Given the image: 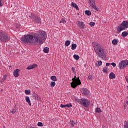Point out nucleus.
<instances>
[{"label":"nucleus","instance_id":"1","mask_svg":"<svg viewBox=\"0 0 128 128\" xmlns=\"http://www.w3.org/2000/svg\"><path fill=\"white\" fill-rule=\"evenodd\" d=\"M46 38V33L44 30H39L34 35L28 34L22 36L21 38L22 42L27 44H32L34 46L38 44H43L42 40Z\"/></svg>","mask_w":128,"mask_h":128},{"label":"nucleus","instance_id":"2","mask_svg":"<svg viewBox=\"0 0 128 128\" xmlns=\"http://www.w3.org/2000/svg\"><path fill=\"white\" fill-rule=\"evenodd\" d=\"M92 44L96 54L99 56V58H102V60H106V54H104V48H102L100 46L98 45V44L96 42H93Z\"/></svg>","mask_w":128,"mask_h":128},{"label":"nucleus","instance_id":"3","mask_svg":"<svg viewBox=\"0 0 128 128\" xmlns=\"http://www.w3.org/2000/svg\"><path fill=\"white\" fill-rule=\"evenodd\" d=\"M92 44L96 54L99 56V58H102V60H106V54H104V48H102L100 46L98 45V44L96 42H93Z\"/></svg>","mask_w":128,"mask_h":128},{"label":"nucleus","instance_id":"4","mask_svg":"<svg viewBox=\"0 0 128 128\" xmlns=\"http://www.w3.org/2000/svg\"><path fill=\"white\" fill-rule=\"evenodd\" d=\"M10 40V37L6 32L0 30V42H7Z\"/></svg>","mask_w":128,"mask_h":128},{"label":"nucleus","instance_id":"5","mask_svg":"<svg viewBox=\"0 0 128 128\" xmlns=\"http://www.w3.org/2000/svg\"><path fill=\"white\" fill-rule=\"evenodd\" d=\"M128 28V21H123L120 26H118L117 32L120 34L122 30H124Z\"/></svg>","mask_w":128,"mask_h":128},{"label":"nucleus","instance_id":"6","mask_svg":"<svg viewBox=\"0 0 128 128\" xmlns=\"http://www.w3.org/2000/svg\"><path fill=\"white\" fill-rule=\"evenodd\" d=\"M70 84L72 88H76L78 86H80V84H82V82H80V77L76 78L74 82L70 83Z\"/></svg>","mask_w":128,"mask_h":128},{"label":"nucleus","instance_id":"7","mask_svg":"<svg viewBox=\"0 0 128 128\" xmlns=\"http://www.w3.org/2000/svg\"><path fill=\"white\" fill-rule=\"evenodd\" d=\"M30 18H31L32 20L34 22H36L37 24H40L42 22V20L40 18H38V16L36 15H32L29 16Z\"/></svg>","mask_w":128,"mask_h":128},{"label":"nucleus","instance_id":"8","mask_svg":"<svg viewBox=\"0 0 128 128\" xmlns=\"http://www.w3.org/2000/svg\"><path fill=\"white\" fill-rule=\"evenodd\" d=\"M89 4L90 6H92V8H94V10H97V12H98L100 8L96 6V2H94V0H89Z\"/></svg>","mask_w":128,"mask_h":128},{"label":"nucleus","instance_id":"9","mask_svg":"<svg viewBox=\"0 0 128 128\" xmlns=\"http://www.w3.org/2000/svg\"><path fill=\"white\" fill-rule=\"evenodd\" d=\"M90 102L89 100H88L83 98H82V102L81 104V106H82L88 107V105L90 104Z\"/></svg>","mask_w":128,"mask_h":128},{"label":"nucleus","instance_id":"10","mask_svg":"<svg viewBox=\"0 0 128 128\" xmlns=\"http://www.w3.org/2000/svg\"><path fill=\"white\" fill-rule=\"evenodd\" d=\"M126 66V60L121 61L118 64V68L120 70H124Z\"/></svg>","mask_w":128,"mask_h":128},{"label":"nucleus","instance_id":"11","mask_svg":"<svg viewBox=\"0 0 128 128\" xmlns=\"http://www.w3.org/2000/svg\"><path fill=\"white\" fill-rule=\"evenodd\" d=\"M77 24L79 28L82 29L84 28V26H86V25L84 24V22H80V21H78Z\"/></svg>","mask_w":128,"mask_h":128},{"label":"nucleus","instance_id":"12","mask_svg":"<svg viewBox=\"0 0 128 128\" xmlns=\"http://www.w3.org/2000/svg\"><path fill=\"white\" fill-rule=\"evenodd\" d=\"M81 92H82V94H84L85 96H88V88H85L84 90V88H81L80 90Z\"/></svg>","mask_w":128,"mask_h":128},{"label":"nucleus","instance_id":"13","mask_svg":"<svg viewBox=\"0 0 128 128\" xmlns=\"http://www.w3.org/2000/svg\"><path fill=\"white\" fill-rule=\"evenodd\" d=\"M20 70L18 69H16L14 70V76L15 78H18L20 76V74H18V72H20Z\"/></svg>","mask_w":128,"mask_h":128},{"label":"nucleus","instance_id":"14","mask_svg":"<svg viewBox=\"0 0 128 128\" xmlns=\"http://www.w3.org/2000/svg\"><path fill=\"white\" fill-rule=\"evenodd\" d=\"M38 64H34L32 65L29 66L27 67L26 70H32V68H37Z\"/></svg>","mask_w":128,"mask_h":128},{"label":"nucleus","instance_id":"15","mask_svg":"<svg viewBox=\"0 0 128 128\" xmlns=\"http://www.w3.org/2000/svg\"><path fill=\"white\" fill-rule=\"evenodd\" d=\"M60 108H72V104H61L60 106Z\"/></svg>","mask_w":128,"mask_h":128},{"label":"nucleus","instance_id":"16","mask_svg":"<svg viewBox=\"0 0 128 128\" xmlns=\"http://www.w3.org/2000/svg\"><path fill=\"white\" fill-rule=\"evenodd\" d=\"M116 78V74L113 72H111L109 75V78L110 80H114Z\"/></svg>","mask_w":128,"mask_h":128},{"label":"nucleus","instance_id":"17","mask_svg":"<svg viewBox=\"0 0 128 128\" xmlns=\"http://www.w3.org/2000/svg\"><path fill=\"white\" fill-rule=\"evenodd\" d=\"M71 6H73V8H76L77 10H80V8H78V5L74 2H72L71 3Z\"/></svg>","mask_w":128,"mask_h":128},{"label":"nucleus","instance_id":"18","mask_svg":"<svg viewBox=\"0 0 128 128\" xmlns=\"http://www.w3.org/2000/svg\"><path fill=\"white\" fill-rule=\"evenodd\" d=\"M26 100L29 106H32V103H30V97L26 96Z\"/></svg>","mask_w":128,"mask_h":128},{"label":"nucleus","instance_id":"19","mask_svg":"<svg viewBox=\"0 0 128 128\" xmlns=\"http://www.w3.org/2000/svg\"><path fill=\"white\" fill-rule=\"evenodd\" d=\"M35 100H42V99L40 98V97L38 96V94H35L33 96Z\"/></svg>","mask_w":128,"mask_h":128},{"label":"nucleus","instance_id":"20","mask_svg":"<svg viewBox=\"0 0 128 128\" xmlns=\"http://www.w3.org/2000/svg\"><path fill=\"white\" fill-rule=\"evenodd\" d=\"M118 41L116 39H114L112 40V44H114V45L118 44Z\"/></svg>","mask_w":128,"mask_h":128},{"label":"nucleus","instance_id":"21","mask_svg":"<svg viewBox=\"0 0 128 128\" xmlns=\"http://www.w3.org/2000/svg\"><path fill=\"white\" fill-rule=\"evenodd\" d=\"M76 44H72V50H74L76 48Z\"/></svg>","mask_w":128,"mask_h":128},{"label":"nucleus","instance_id":"22","mask_svg":"<svg viewBox=\"0 0 128 128\" xmlns=\"http://www.w3.org/2000/svg\"><path fill=\"white\" fill-rule=\"evenodd\" d=\"M76 102H78V104H82V99H78L76 98L75 99Z\"/></svg>","mask_w":128,"mask_h":128},{"label":"nucleus","instance_id":"23","mask_svg":"<svg viewBox=\"0 0 128 128\" xmlns=\"http://www.w3.org/2000/svg\"><path fill=\"white\" fill-rule=\"evenodd\" d=\"M10 112L14 114H16V107H14L12 110H10Z\"/></svg>","mask_w":128,"mask_h":128},{"label":"nucleus","instance_id":"24","mask_svg":"<svg viewBox=\"0 0 128 128\" xmlns=\"http://www.w3.org/2000/svg\"><path fill=\"white\" fill-rule=\"evenodd\" d=\"M48 50H50V48L48 47H45L44 48V50L43 51L46 52V54H48Z\"/></svg>","mask_w":128,"mask_h":128},{"label":"nucleus","instance_id":"25","mask_svg":"<svg viewBox=\"0 0 128 128\" xmlns=\"http://www.w3.org/2000/svg\"><path fill=\"white\" fill-rule=\"evenodd\" d=\"M50 78H51L52 80H53L54 82H56V80H58L56 79V76H52Z\"/></svg>","mask_w":128,"mask_h":128},{"label":"nucleus","instance_id":"26","mask_svg":"<svg viewBox=\"0 0 128 128\" xmlns=\"http://www.w3.org/2000/svg\"><path fill=\"white\" fill-rule=\"evenodd\" d=\"M85 14H86L87 16H91L92 12H90L88 10H86L85 11Z\"/></svg>","mask_w":128,"mask_h":128},{"label":"nucleus","instance_id":"27","mask_svg":"<svg viewBox=\"0 0 128 128\" xmlns=\"http://www.w3.org/2000/svg\"><path fill=\"white\" fill-rule=\"evenodd\" d=\"M66 21L64 20V18H62L60 21V24H66Z\"/></svg>","mask_w":128,"mask_h":128},{"label":"nucleus","instance_id":"28","mask_svg":"<svg viewBox=\"0 0 128 128\" xmlns=\"http://www.w3.org/2000/svg\"><path fill=\"white\" fill-rule=\"evenodd\" d=\"M128 35V33L126 32H122V36L126 37Z\"/></svg>","mask_w":128,"mask_h":128},{"label":"nucleus","instance_id":"29","mask_svg":"<svg viewBox=\"0 0 128 128\" xmlns=\"http://www.w3.org/2000/svg\"><path fill=\"white\" fill-rule=\"evenodd\" d=\"M74 60H78L80 59V56H78V54H74Z\"/></svg>","mask_w":128,"mask_h":128},{"label":"nucleus","instance_id":"30","mask_svg":"<svg viewBox=\"0 0 128 128\" xmlns=\"http://www.w3.org/2000/svg\"><path fill=\"white\" fill-rule=\"evenodd\" d=\"M98 64H96V66H100L102 64V60H99L98 62Z\"/></svg>","mask_w":128,"mask_h":128},{"label":"nucleus","instance_id":"31","mask_svg":"<svg viewBox=\"0 0 128 128\" xmlns=\"http://www.w3.org/2000/svg\"><path fill=\"white\" fill-rule=\"evenodd\" d=\"M70 40H67L66 42H65V46H70Z\"/></svg>","mask_w":128,"mask_h":128},{"label":"nucleus","instance_id":"32","mask_svg":"<svg viewBox=\"0 0 128 128\" xmlns=\"http://www.w3.org/2000/svg\"><path fill=\"white\" fill-rule=\"evenodd\" d=\"M96 112H98V114H100V112H102V110H100V108H96Z\"/></svg>","mask_w":128,"mask_h":128},{"label":"nucleus","instance_id":"33","mask_svg":"<svg viewBox=\"0 0 128 128\" xmlns=\"http://www.w3.org/2000/svg\"><path fill=\"white\" fill-rule=\"evenodd\" d=\"M50 86L51 88H54V86H56V82H51Z\"/></svg>","mask_w":128,"mask_h":128},{"label":"nucleus","instance_id":"34","mask_svg":"<svg viewBox=\"0 0 128 128\" xmlns=\"http://www.w3.org/2000/svg\"><path fill=\"white\" fill-rule=\"evenodd\" d=\"M124 128H128V122L126 121H125L124 122Z\"/></svg>","mask_w":128,"mask_h":128},{"label":"nucleus","instance_id":"35","mask_svg":"<svg viewBox=\"0 0 128 128\" xmlns=\"http://www.w3.org/2000/svg\"><path fill=\"white\" fill-rule=\"evenodd\" d=\"M24 92L25 94H30V90H25Z\"/></svg>","mask_w":128,"mask_h":128},{"label":"nucleus","instance_id":"36","mask_svg":"<svg viewBox=\"0 0 128 128\" xmlns=\"http://www.w3.org/2000/svg\"><path fill=\"white\" fill-rule=\"evenodd\" d=\"M102 72H108V68H106V67L104 68Z\"/></svg>","mask_w":128,"mask_h":128},{"label":"nucleus","instance_id":"37","mask_svg":"<svg viewBox=\"0 0 128 128\" xmlns=\"http://www.w3.org/2000/svg\"><path fill=\"white\" fill-rule=\"evenodd\" d=\"M38 126H44V124H42V122H38Z\"/></svg>","mask_w":128,"mask_h":128},{"label":"nucleus","instance_id":"38","mask_svg":"<svg viewBox=\"0 0 128 128\" xmlns=\"http://www.w3.org/2000/svg\"><path fill=\"white\" fill-rule=\"evenodd\" d=\"M89 24L90 26H94V24H96L94 22H90Z\"/></svg>","mask_w":128,"mask_h":128},{"label":"nucleus","instance_id":"39","mask_svg":"<svg viewBox=\"0 0 128 128\" xmlns=\"http://www.w3.org/2000/svg\"><path fill=\"white\" fill-rule=\"evenodd\" d=\"M70 124L72 127H73L74 126V124H76V123L74 122L73 120H70Z\"/></svg>","mask_w":128,"mask_h":128},{"label":"nucleus","instance_id":"40","mask_svg":"<svg viewBox=\"0 0 128 128\" xmlns=\"http://www.w3.org/2000/svg\"><path fill=\"white\" fill-rule=\"evenodd\" d=\"M88 80H92V76H88Z\"/></svg>","mask_w":128,"mask_h":128},{"label":"nucleus","instance_id":"41","mask_svg":"<svg viewBox=\"0 0 128 128\" xmlns=\"http://www.w3.org/2000/svg\"><path fill=\"white\" fill-rule=\"evenodd\" d=\"M110 64L112 66H114V67L116 66V64L114 62H112V63Z\"/></svg>","mask_w":128,"mask_h":128},{"label":"nucleus","instance_id":"42","mask_svg":"<svg viewBox=\"0 0 128 128\" xmlns=\"http://www.w3.org/2000/svg\"><path fill=\"white\" fill-rule=\"evenodd\" d=\"M76 79V76H74V77L72 78V82H74Z\"/></svg>","mask_w":128,"mask_h":128},{"label":"nucleus","instance_id":"43","mask_svg":"<svg viewBox=\"0 0 128 128\" xmlns=\"http://www.w3.org/2000/svg\"><path fill=\"white\" fill-rule=\"evenodd\" d=\"M72 70L73 72H76V69L72 67Z\"/></svg>","mask_w":128,"mask_h":128},{"label":"nucleus","instance_id":"44","mask_svg":"<svg viewBox=\"0 0 128 128\" xmlns=\"http://www.w3.org/2000/svg\"><path fill=\"white\" fill-rule=\"evenodd\" d=\"M124 104H125V106H128V101H125L124 102Z\"/></svg>","mask_w":128,"mask_h":128},{"label":"nucleus","instance_id":"45","mask_svg":"<svg viewBox=\"0 0 128 128\" xmlns=\"http://www.w3.org/2000/svg\"><path fill=\"white\" fill-rule=\"evenodd\" d=\"M0 82H1L2 84L4 82V79L2 78V80H0Z\"/></svg>","mask_w":128,"mask_h":128},{"label":"nucleus","instance_id":"46","mask_svg":"<svg viewBox=\"0 0 128 128\" xmlns=\"http://www.w3.org/2000/svg\"><path fill=\"white\" fill-rule=\"evenodd\" d=\"M0 6H2V0H0Z\"/></svg>","mask_w":128,"mask_h":128},{"label":"nucleus","instance_id":"47","mask_svg":"<svg viewBox=\"0 0 128 128\" xmlns=\"http://www.w3.org/2000/svg\"><path fill=\"white\" fill-rule=\"evenodd\" d=\"M110 63H106V66H110Z\"/></svg>","mask_w":128,"mask_h":128},{"label":"nucleus","instance_id":"48","mask_svg":"<svg viewBox=\"0 0 128 128\" xmlns=\"http://www.w3.org/2000/svg\"><path fill=\"white\" fill-rule=\"evenodd\" d=\"M126 62V66L128 65V60H125Z\"/></svg>","mask_w":128,"mask_h":128},{"label":"nucleus","instance_id":"49","mask_svg":"<svg viewBox=\"0 0 128 128\" xmlns=\"http://www.w3.org/2000/svg\"><path fill=\"white\" fill-rule=\"evenodd\" d=\"M6 76H4L3 79L6 80Z\"/></svg>","mask_w":128,"mask_h":128},{"label":"nucleus","instance_id":"50","mask_svg":"<svg viewBox=\"0 0 128 128\" xmlns=\"http://www.w3.org/2000/svg\"><path fill=\"white\" fill-rule=\"evenodd\" d=\"M126 105L124 106V109L126 110Z\"/></svg>","mask_w":128,"mask_h":128}]
</instances>
